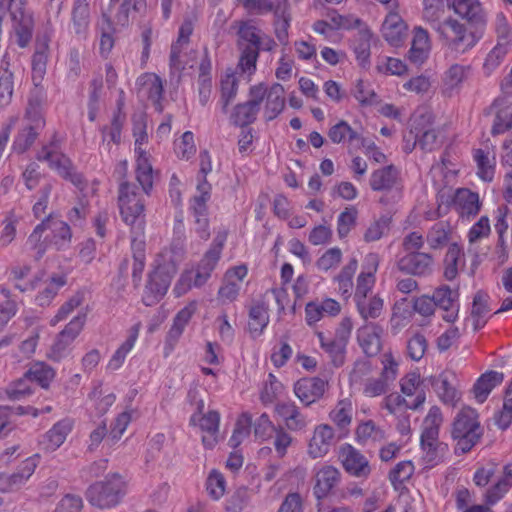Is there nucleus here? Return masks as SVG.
<instances>
[{
  "label": "nucleus",
  "instance_id": "1",
  "mask_svg": "<svg viewBox=\"0 0 512 512\" xmlns=\"http://www.w3.org/2000/svg\"><path fill=\"white\" fill-rule=\"evenodd\" d=\"M130 488L131 481L127 475L109 472L87 487L85 498L96 509L113 510L123 502Z\"/></svg>",
  "mask_w": 512,
  "mask_h": 512
},
{
  "label": "nucleus",
  "instance_id": "2",
  "mask_svg": "<svg viewBox=\"0 0 512 512\" xmlns=\"http://www.w3.org/2000/svg\"><path fill=\"white\" fill-rule=\"evenodd\" d=\"M467 23L454 17H447L433 29L442 45L452 53L462 55L473 49L481 39V34Z\"/></svg>",
  "mask_w": 512,
  "mask_h": 512
},
{
  "label": "nucleus",
  "instance_id": "3",
  "mask_svg": "<svg viewBox=\"0 0 512 512\" xmlns=\"http://www.w3.org/2000/svg\"><path fill=\"white\" fill-rule=\"evenodd\" d=\"M118 206L123 222L130 227L131 237L144 238V197L135 185L129 182L120 184Z\"/></svg>",
  "mask_w": 512,
  "mask_h": 512
},
{
  "label": "nucleus",
  "instance_id": "4",
  "mask_svg": "<svg viewBox=\"0 0 512 512\" xmlns=\"http://www.w3.org/2000/svg\"><path fill=\"white\" fill-rule=\"evenodd\" d=\"M352 329V319L344 317L339 322L334 336H328L322 331L316 332L321 349L327 354L335 367H341L345 363L347 345Z\"/></svg>",
  "mask_w": 512,
  "mask_h": 512
},
{
  "label": "nucleus",
  "instance_id": "5",
  "mask_svg": "<svg viewBox=\"0 0 512 512\" xmlns=\"http://www.w3.org/2000/svg\"><path fill=\"white\" fill-rule=\"evenodd\" d=\"M452 438L461 448H473L483 435L477 411L463 407L456 415L451 431Z\"/></svg>",
  "mask_w": 512,
  "mask_h": 512
},
{
  "label": "nucleus",
  "instance_id": "6",
  "mask_svg": "<svg viewBox=\"0 0 512 512\" xmlns=\"http://www.w3.org/2000/svg\"><path fill=\"white\" fill-rule=\"evenodd\" d=\"M61 138L54 134L50 142L44 145L36 155L37 160L47 162L49 167L55 170L62 178L79 186L82 183L81 175H79L71 162V160L61 153Z\"/></svg>",
  "mask_w": 512,
  "mask_h": 512
},
{
  "label": "nucleus",
  "instance_id": "7",
  "mask_svg": "<svg viewBox=\"0 0 512 512\" xmlns=\"http://www.w3.org/2000/svg\"><path fill=\"white\" fill-rule=\"evenodd\" d=\"M133 136L135 138L136 179L145 194H148L153 185V170L149 157L143 149V144L148 141L146 121L139 116L133 120Z\"/></svg>",
  "mask_w": 512,
  "mask_h": 512
},
{
  "label": "nucleus",
  "instance_id": "8",
  "mask_svg": "<svg viewBox=\"0 0 512 512\" xmlns=\"http://www.w3.org/2000/svg\"><path fill=\"white\" fill-rule=\"evenodd\" d=\"M85 315L75 316L65 328L59 332L47 352V358L53 362H60L69 357L73 351V343L83 330Z\"/></svg>",
  "mask_w": 512,
  "mask_h": 512
},
{
  "label": "nucleus",
  "instance_id": "9",
  "mask_svg": "<svg viewBox=\"0 0 512 512\" xmlns=\"http://www.w3.org/2000/svg\"><path fill=\"white\" fill-rule=\"evenodd\" d=\"M204 401H196V411L191 415L190 424L198 426L202 431V442L205 446H215L219 442L220 414L216 410H210L203 413Z\"/></svg>",
  "mask_w": 512,
  "mask_h": 512
},
{
  "label": "nucleus",
  "instance_id": "10",
  "mask_svg": "<svg viewBox=\"0 0 512 512\" xmlns=\"http://www.w3.org/2000/svg\"><path fill=\"white\" fill-rule=\"evenodd\" d=\"M264 100V90L261 86H251L249 89V100L236 105L230 116L235 126L242 128L250 125L256 120L260 105Z\"/></svg>",
  "mask_w": 512,
  "mask_h": 512
},
{
  "label": "nucleus",
  "instance_id": "11",
  "mask_svg": "<svg viewBox=\"0 0 512 512\" xmlns=\"http://www.w3.org/2000/svg\"><path fill=\"white\" fill-rule=\"evenodd\" d=\"M227 234L219 233L213 240L209 250L204 254L196 267L193 285L195 287L203 286L211 277L213 270L216 268L220 260L222 249L226 241Z\"/></svg>",
  "mask_w": 512,
  "mask_h": 512
},
{
  "label": "nucleus",
  "instance_id": "12",
  "mask_svg": "<svg viewBox=\"0 0 512 512\" xmlns=\"http://www.w3.org/2000/svg\"><path fill=\"white\" fill-rule=\"evenodd\" d=\"M379 262V256L376 253H369L365 256L361 266V272L356 279L354 301L374 294L373 288L376 283V273Z\"/></svg>",
  "mask_w": 512,
  "mask_h": 512
},
{
  "label": "nucleus",
  "instance_id": "13",
  "mask_svg": "<svg viewBox=\"0 0 512 512\" xmlns=\"http://www.w3.org/2000/svg\"><path fill=\"white\" fill-rule=\"evenodd\" d=\"M248 274L245 265H238L228 269L223 277L217 297L222 304L234 302L239 296L242 282Z\"/></svg>",
  "mask_w": 512,
  "mask_h": 512
},
{
  "label": "nucleus",
  "instance_id": "14",
  "mask_svg": "<svg viewBox=\"0 0 512 512\" xmlns=\"http://www.w3.org/2000/svg\"><path fill=\"white\" fill-rule=\"evenodd\" d=\"M370 187L374 191L394 192V197L399 199L401 197L402 182L399 170L389 165L379 168L371 173Z\"/></svg>",
  "mask_w": 512,
  "mask_h": 512
},
{
  "label": "nucleus",
  "instance_id": "15",
  "mask_svg": "<svg viewBox=\"0 0 512 512\" xmlns=\"http://www.w3.org/2000/svg\"><path fill=\"white\" fill-rule=\"evenodd\" d=\"M448 8L471 27H483L487 23L486 12L479 0L452 1Z\"/></svg>",
  "mask_w": 512,
  "mask_h": 512
},
{
  "label": "nucleus",
  "instance_id": "16",
  "mask_svg": "<svg viewBox=\"0 0 512 512\" xmlns=\"http://www.w3.org/2000/svg\"><path fill=\"white\" fill-rule=\"evenodd\" d=\"M434 259L424 252L407 253L397 262V268L413 276H427L432 273Z\"/></svg>",
  "mask_w": 512,
  "mask_h": 512
},
{
  "label": "nucleus",
  "instance_id": "17",
  "mask_svg": "<svg viewBox=\"0 0 512 512\" xmlns=\"http://www.w3.org/2000/svg\"><path fill=\"white\" fill-rule=\"evenodd\" d=\"M413 128L421 150L431 152L441 146L440 132L432 125L430 117L422 116L419 120H415Z\"/></svg>",
  "mask_w": 512,
  "mask_h": 512
},
{
  "label": "nucleus",
  "instance_id": "18",
  "mask_svg": "<svg viewBox=\"0 0 512 512\" xmlns=\"http://www.w3.org/2000/svg\"><path fill=\"white\" fill-rule=\"evenodd\" d=\"M411 47L407 58L411 64L419 67L429 58L431 52V41L429 33L421 26H416L412 32Z\"/></svg>",
  "mask_w": 512,
  "mask_h": 512
},
{
  "label": "nucleus",
  "instance_id": "19",
  "mask_svg": "<svg viewBox=\"0 0 512 512\" xmlns=\"http://www.w3.org/2000/svg\"><path fill=\"white\" fill-rule=\"evenodd\" d=\"M255 86H261L264 90V109L263 116L266 121L274 120L285 107V90L284 87L279 83H274L270 87H267L264 83L256 84Z\"/></svg>",
  "mask_w": 512,
  "mask_h": 512
},
{
  "label": "nucleus",
  "instance_id": "20",
  "mask_svg": "<svg viewBox=\"0 0 512 512\" xmlns=\"http://www.w3.org/2000/svg\"><path fill=\"white\" fill-rule=\"evenodd\" d=\"M327 381L318 378H302L294 384L296 397L306 406L320 399L325 393Z\"/></svg>",
  "mask_w": 512,
  "mask_h": 512
},
{
  "label": "nucleus",
  "instance_id": "21",
  "mask_svg": "<svg viewBox=\"0 0 512 512\" xmlns=\"http://www.w3.org/2000/svg\"><path fill=\"white\" fill-rule=\"evenodd\" d=\"M255 436L267 440L275 436V448H287L292 444V437L282 428H276L267 414H262L255 423Z\"/></svg>",
  "mask_w": 512,
  "mask_h": 512
},
{
  "label": "nucleus",
  "instance_id": "22",
  "mask_svg": "<svg viewBox=\"0 0 512 512\" xmlns=\"http://www.w3.org/2000/svg\"><path fill=\"white\" fill-rule=\"evenodd\" d=\"M407 30V24L397 11L387 13L381 27V33L391 46H400L406 38Z\"/></svg>",
  "mask_w": 512,
  "mask_h": 512
},
{
  "label": "nucleus",
  "instance_id": "23",
  "mask_svg": "<svg viewBox=\"0 0 512 512\" xmlns=\"http://www.w3.org/2000/svg\"><path fill=\"white\" fill-rule=\"evenodd\" d=\"M48 224L49 221L43 220L37 224L25 243L26 251L36 261H39L45 255L48 247L52 244L50 234L47 231Z\"/></svg>",
  "mask_w": 512,
  "mask_h": 512
},
{
  "label": "nucleus",
  "instance_id": "24",
  "mask_svg": "<svg viewBox=\"0 0 512 512\" xmlns=\"http://www.w3.org/2000/svg\"><path fill=\"white\" fill-rule=\"evenodd\" d=\"M38 464V455L28 457L23 461L19 471L10 476H0V492L8 493L18 490L33 474Z\"/></svg>",
  "mask_w": 512,
  "mask_h": 512
},
{
  "label": "nucleus",
  "instance_id": "25",
  "mask_svg": "<svg viewBox=\"0 0 512 512\" xmlns=\"http://www.w3.org/2000/svg\"><path fill=\"white\" fill-rule=\"evenodd\" d=\"M185 257L183 245H171L162 250L155 259V268L170 277H174Z\"/></svg>",
  "mask_w": 512,
  "mask_h": 512
},
{
  "label": "nucleus",
  "instance_id": "26",
  "mask_svg": "<svg viewBox=\"0 0 512 512\" xmlns=\"http://www.w3.org/2000/svg\"><path fill=\"white\" fill-rule=\"evenodd\" d=\"M172 279L173 278L166 275V273L154 269L145 287L143 295L144 304L151 306L158 302L168 291Z\"/></svg>",
  "mask_w": 512,
  "mask_h": 512
},
{
  "label": "nucleus",
  "instance_id": "27",
  "mask_svg": "<svg viewBox=\"0 0 512 512\" xmlns=\"http://www.w3.org/2000/svg\"><path fill=\"white\" fill-rule=\"evenodd\" d=\"M383 329L376 323H367L357 331V340L367 356L377 355L382 347L381 335Z\"/></svg>",
  "mask_w": 512,
  "mask_h": 512
},
{
  "label": "nucleus",
  "instance_id": "28",
  "mask_svg": "<svg viewBox=\"0 0 512 512\" xmlns=\"http://www.w3.org/2000/svg\"><path fill=\"white\" fill-rule=\"evenodd\" d=\"M453 207L461 218L474 217L481 208L479 195L466 188L458 189L453 198Z\"/></svg>",
  "mask_w": 512,
  "mask_h": 512
},
{
  "label": "nucleus",
  "instance_id": "29",
  "mask_svg": "<svg viewBox=\"0 0 512 512\" xmlns=\"http://www.w3.org/2000/svg\"><path fill=\"white\" fill-rule=\"evenodd\" d=\"M341 311V305L332 298L313 301L306 304L305 319L308 325H314L326 316H336Z\"/></svg>",
  "mask_w": 512,
  "mask_h": 512
},
{
  "label": "nucleus",
  "instance_id": "30",
  "mask_svg": "<svg viewBox=\"0 0 512 512\" xmlns=\"http://www.w3.org/2000/svg\"><path fill=\"white\" fill-rule=\"evenodd\" d=\"M194 30V21L192 18H185L179 27L177 40L171 46L170 67L180 71L184 65L180 59L182 49L189 43L190 36Z\"/></svg>",
  "mask_w": 512,
  "mask_h": 512
},
{
  "label": "nucleus",
  "instance_id": "31",
  "mask_svg": "<svg viewBox=\"0 0 512 512\" xmlns=\"http://www.w3.org/2000/svg\"><path fill=\"white\" fill-rule=\"evenodd\" d=\"M443 423L442 412L439 407L432 406L422 424L421 445L432 448L438 439L439 428Z\"/></svg>",
  "mask_w": 512,
  "mask_h": 512
},
{
  "label": "nucleus",
  "instance_id": "32",
  "mask_svg": "<svg viewBox=\"0 0 512 512\" xmlns=\"http://www.w3.org/2000/svg\"><path fill=\"white\" fill-rule=\"evenodd\" d=\"M140 93L150 99L158 112L162 111L161 98L163 83L161 78L154 73H145L138 78Z\"/></svg>",
  "mask_w": 512,
  "mask_h": 512
},
{
  "label": "nucleus",
  "instance_id": "33",
  "mask_svg": "<svg viewBox=\"0 0 512 512\" xmlns=\"http://www.w3.org/2000/svg\"><path fill=\"white\" fill-rule=\"evenodd\" d=\"M15 42L20 48H26L33 36L34 17L30 11L11 16Z\"/></svg>",
  "mask_w": 512,
  "mask_h": 512
},
{
  "label": "nucleus",
  "instance_id": "34",
  "mask_svg": "<svg viewBox=\"0 0 512 512\" xmlns=\"http://www.w3.org/2000/svg\"><path fill=\"white\" fill-rule=\"evenodd\" d=\"M426 400L425 392L417 394L413 402L409 403L403 396L398 393H392L383 400V407L394 415H404L407 410H417Z\"/></svg>",
  "mask_w": 512,
  "mask_h": 512
},
{
  "label": "nucleus",
  "instance_id": "35",
  "mask_svg": "<svg viewBox=\"0 0 512 512\" xmlns=\"http://www.w3.org/2000/svg\"><path fill=\"white\" fill-rule=\"evenodd\" d=\"M275 412L279 415L288 429L298 431L304 429L309 420L303 415L293 402H282L275 406Z\"/></svg>",
  "mask_w": 512,
  "mask_h": 512
},
{
  "label": "nucleus",
  "instance_id": "36",
  "mask_svg": "<svg viewBox=\"0 0 512 512\" xmlns=\"http://www.w3.org/2000/svg\"><path fill=\"white\" fill-rule=\"evenodd\" d=\"M345 470L356 477H366L370 473L368 459L359 450H342L340 455Z\"/></svg>",
  "mask_w": 512,
  "mask_h": 512
},
{
  "label": "nucleus",
  "instance_id": "37",
  "mask_svg": "<svg viewBox=\"0 0 512 512\" xmlns=\"http://www.w3.org/2000/svg\"><path fill=\"white\" fill-rule=\"evenodd\" d=\"M90 24L88 0H75L71 12V29L79 37L86 36Z\"/></svg>",
  "mask_w": 512,
  "mask_h": 512
},
{
  "label": "nucleus",
  "instance_id": "38",
  "mask_svg": "<svg viewBox=\"0 0 512 512\" xmlns=\"http://www.w3.org/2000/svg\"><path fill=\"white\" fill-rule=\"evenodd\" d=\"M340 474L337 469L331 466L321 468L316 474L314 494L318 499L325 498L338 484Z\"/></svg>",
  "mask_w": 512,
  "mask_h": 512
},
{
  "label": "nucleus",
  "instance_id": "39",
  "mask_svg": "<svg viewBox=\"0 0 512 512\" xmlns=\"http://www.w3.org/2000/svg\"><path fill=\"white\" fill-rule=\"evenodd\" d=\"M43 221H49L47 231L50 234L52 243L57 247V249H63L69 245L72 233L69 225L57 218L49 215Z\"/></svg>",
  "mask_w": 512,
  "mask_h": 512
},
{
  "label": "nucleus",
  "instance_id": "40",
  "mask_svg": "<svg viewBox=\"0 0 512 512\" xmlns=\"http://www.w3.org/2000/svg\"><path fill=\"white\" fill-rule=\"evenodd\" d=\"M504 380V374L497 371H489L481 375L474 385V396L477 402L483 403L490 392Z\"/></svg>",
  "mask_w": 512,
  "mask_h": 512
},
{
  "label": "nucleus",
  "instance_id": "41",
  "mask_svg": "<svg viewBox=\"0 0 512 512\" xmlns=\"http://www.w3.org/2000/svg\"><path fill=\"white\" fill-rule=\"evenodd\" d=\"M357 311L365 321L379 318L384 310V300L379 294H371L355 301Z\"/></svg>",
  "mask_w": 512,
  "mask_h": 512
},
{
  "label": "nucleus",
  "instance_id": "42",
  "mask_svg": "<svg viewBox=\"0 0 512 512\" xmlns=\"http://www.w3.org/2000/svg\"><path fill=\"white\" fill-rule=\"evenodd\" d=\"M140 328V323H137L131 327L128 338L125 340L124 343L121 344V346L114 352V354L110 358L107 364L108 370L116 371L123 365L126 356L130 353V351L133 349L135 345V342L139 335Z\"/></svg>",
  "mask_w": 512,
  "mask_h": 512
},
{
  "label": "nucleus",
  "instance_id": "43",
  "mask_svg": "<svg viewBox=\"0 0 512 512\" xmlns=\"http://www.w3.org/2000/svg\"><path fill=\"white\" fill-rule=\"evenodd\" d=\"M328 137L334 144L347 142L350 145H353L359 144L362 141L361 134L354 130L349 123L344 120H340L330 127Z\"/></svg>",
  "mask_w": 512,
  "mask_h": 512
},
{
  "label": "nucleus",
  "instance_id": "44",
  "mask_svg": "<svg viewBox=\"0 0 512 512\" xmlns=\"http://www.w3.org/2000/svg\"><path fill=\"white\" fill-rule=\"evenodd\" d=\"M357 267L358 261L355 258H352L333 279L336 284L335 289L337 293L342 295L344 298H349L352 295L353 276Z\"/></svg>",
  "mask_w": 512,
  "mask_h": 512
},
{
  "label": "nucleus",
  "instance_id": "45",
  "mask_svg": "<svg viewBox=\"0 0 512 512\" xmlns=\"http://www.w3.org/2000/svg\"><path fill=\"white\" fill-rule=\"evenodd\" d=\"M66 284V277L63 275H53L49 280L45 281L42 285H37L39 292L35 298L39 306H48L55 296L58 294L61 287Z\"/></svg>",
  "mask_w": 512,
  "mask_h": 512
},
{
  "label": "nucleus",
  "instance_id": "46",
  "mask_svg": "<svg viewBox=\"0 0 512 512\" xmlns=\"http://www.w3.org/2000/svg\"><path fill=\"white\" fill-rule=\"evenodd\" d=\"M48 40L38 42L36 50L32 56V81L38 86L46 74L48 56H49Z\"/></svg>",
  "mask_w": 512,
  "mask_h": 512
},
{
  "label": "nucleus",
  "instance_id": "47",
  "mask_svg": "<svg viewBox=\"0 0 512 512\" xmlns=\"http://www.w3.org/2000/svg\"><path fill=\"white\" fill-rule=\"evenodd\" d=\"M344 436V434H337L330 425L320 424L315 427L309 446L310 448L336 446Z\"/></svg>",
  "mask_w": 512,
  "mask_h": 512
},
{
  "label": "nucleus",
  "instance_id": "48",
  "mask_svg": "<svg viewBox=\"0 0 512 512\" xmlns=\"http://www.w3.org/2000/svg\"><path fill=\"white\" fill-rule=\"evenodd\" d=\"M489 313V296L483 291H478L474 296L471 308V318L473 320L474 330L484 327L489 317Z\"/></svg>",
  "mask_w": 512,
  "mask_h": 512
},
{
  "label": "nucleus",
  "instance_id": "49",
  "mask_svg": "<svg viewBox=\"0 0 512 512\" xmlns=\"http://www.w3.org/2000/svg\"><path fill=\"white\" fill-rule=\"evenodd\" d=\"M470 73V66L453 64L444 73L443 87L446 93L458 90Z\"/></svg>",
  "mask_w": 512,
  "mask_h": 512
},
{
  "label": "nucleus",
  "instance_id": "50",
  "mask_svg": "<svg viewBox=\"0 0 512 512\" xmlns=\"http://www.w3.org/2000/svg\"><path fill=\"white\" fill-rule=\"evenodd\" d=\"M269 323L268 307L263 303L254 304L249 311V332L253 337L260 336Z\"/></svg>",
  "mask_w": 512,
  "mask_h": 512
},
{
  "label": "nucleus",
  "instance_id": "51",
  "mask_svg": "<svg viewBox=\"0 0 512 512\" xmlns=\"http://www.w3.org/2000/svg\"><path fill=\"white\" fill-rule=\"evenodd\" d=\"M353 416V403L351 399L345 398L337 402L335 407L330 411V420L340 429H347Z\"/></svg>",
  "mask_w": 512,
  "mask_h": 512
},
{
  "label": "nucleus",
  "instance_id": "52",
  "mask_svg": "<svg viewBox=\"0 0 512 512\" xmlns=\"http://www.w3.org/2000/svg\"><path fill=\"white\" fill-rule=\"evenodd\" d=\"M493 108L496 110V116L492 134H502L512 128V105H507L504 100H496L493 103Z\"/></svg>",
  "mask_w": 512,
  "mask_h": 512
},
{
  "label": "nucleus",
  "instance_id": "53",
  "mask_svg": "<svg viewBox=\"0 0 512 512\" xmlns=\"http://www.w3.org/2000/svg\"><path fill=\"white\" fill-rule=\"evenodd\" d=\"M474 161L477 164V174L484 181H492L495 172V156L489 151L476 149L473 152Z\"/></svg>",
  "mask_w": 512,
  "mask_h": 512
},
{
  "label": "nucleus",
  "instance_id": "54",
  "mask_svg": "<svg viewBox=\"0 0 512 512\" xmlns=\"http://www.w3.org/2000/svg\"><path fill=\"white\" fill-rule=\"evenodd\" d=\"M211 196V185L201 180L196 188V194L190 201V210L193 216H207V202Z\"/></svg>",
  "mask_w": 512,
  "mask_h": 512
},
{
  "label": "nucleus",
  "instance_id": "55",
  "mask_svg": "<svg viewBox=\"0 0 512 512\" xmlns=\"http://www.w3.org/2000/svg\"><path fill=\"white\" fill-rule=\"evenodd\" d=\"M226 487V479L222 472L217 469H211L207 473L205 490L212 500H220L226 493Z\"/></svg>",
  "mask_w": 512,
  "mask_h": 512
},
{
  "label": "nucleus",
  "instance_id": "56",
  "mask_svg": "<svg viewBox=\"0 0 512 512\" xmlns=\"http://www.w3.org/2000/svg\"><path fill=\"white\" fill-rule=\"evenodd\" d=\"M43 103V97L39 92L30 96L25 112V121L27 124H32L35 128L44 127L45 120L43 118Z\"/></svg>",
  "mask_w": 512,
  "mask_h": 512
},
{
  "label": "nucleus",
  "instance_id": "57",
  "mask_svg": "<svg viewBox=\"0 0 512 512\" xmlns=\"http://www.w3.org/2000/svg\"><path fill=\"white\" fill-rule=\"evenodd\" d=\"M41 129L25 123L15 136L12 145L13 150L19 154L26 152L34 144Z\"/></svg>",
  "mask_w": 512,
  "mask_h": 512
},
{
  "label": "nucleus",
  "instance_id": "58",
  "mask_svg": "<svg viewBox=\"0 0 512 512\" xmlns=\"http://www.w3.org/2000/svg\"><path fill=\"white\" fill-rule=\"evenodd\" d=\"M0 75V109L8 106L14 91L13 73L9 70V62L2 60Z\"/></svg>",
  "mask_w": 512,
  "mask_h": 512
},
{
  "label": "nucleus",
  "instance_id": "59",
  "mask_svg": "<svg viewBox=\"0 0 512 512\" xmlns=\"http://www.w3.org/2000/svg\"><path fill=\"white\" fill-rule=\"evenodd\" d=\"M238 36L239 48L252 49L253 47H255L256 50H260L261 32L252 24L247 22L241 23L238 29Z\"/></svg>",
  "mask_w": 512,
  "mask_h": 512
},
{
  "label": "nucleus",
  "instance_id": "60",
  "mask_svg": "<svg viewBox=\"0 0 512 512\" xmlns=\"http://www.w3.org/2000/svg\"><path fill=\"white\" fill-rule=\"evenodd\" d=\"M355 436L359 445H369L382 439L383 432L372 420H367L359 423L355 431Z\"/></svg>",
  "mask_w": 512,
  "mask_h": 512
},
{
  "label": "nucleus",
  "instance_id": "61",
  "mask_svg": "<svg viewBox=\"0 0 512 512\" xmlns=\"http://www.w3.org/2000/svg\"><path fill=\"white\" fill-rule=\"evenodd\" d=\"M31 381L37 382L42 388H48L55 377V371L44 362H35L25 373Z\"/></svg>",
  "mask_w": 512,
  "mask_h": 512
},
{
  "label": "nucleus",
  "instance_id": "62",
  "mask_svg": "<svg viewBox=\"0 0 512 512\" xmlns=\"http://www.w3.org/2000/svg\"><path fill=\"white\" fill-rule=\"evenodd\" d=\"M72 427L73 423L70 419H63L54 424L45 435L47 444L55 448L60 447L71 433Z\"/></svg>",
  "mask_w": 512,
  "mask_h": 512
},
{
  "label": "nucleus",
  "instance_id": "63",
  "mask_svg": "<svg viewBox=\"0 0 512 512\" xmlns=\"http://www.w3.org/2000/svg\"><path fill=\"white\" fill-rule=\"evenodd\" d=\"M197 305V301H191L176 314L169 331L171 337L178 338L183 333L184 328L196 312Z\"/></svg>",
  "mask_w": 512,
  "mask_h": 512
},
{
  "label": "nucleus",
  "instance_id": "64",
  "mask_svg": "<svg viewBox=\"0 0 512 512\" xmlns=\"http://www.w3.org/2000/svg\"><path fill=\"white\" fill-rule=\"evenodd\" d=\"M251 425L252 418L248 413H242L238 417L229 440V444L232 448H237L250 436Z\"/></svg>",
  "mask_w": 512,
  "mask_h": 512
}]
</instances>
